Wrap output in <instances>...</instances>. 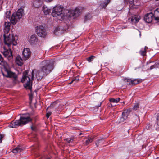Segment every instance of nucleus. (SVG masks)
<instances>
[{
	"instance_id": "ddd939ff",
	"label": "nucleus",
	"mask_w": 159,
	"mask_h": 159,
	"mask_svg": "<svg viewBox=\"0 0 159 159\" xmlns=\"http://www.w3.org/2000/svg\"><path fill=\"white\" fill-rule=\"evenodd\" d=\"M153 18V15L152 13H147L145 16L144 18L145 21L148 23H151Z\"/></svg>"
},
{
	"instance_id": "4c0bfd02",
	"label": "nucleus",
	"mask_w": 159,
	"mask_h": 159,
	"mask_svg": "<svg viewBox=\"0 0 159 159\" xmlns=\"http://www.w3.org/2000/svg\"><path fill=\"white\" fill-rule=\"evenodd\" d=\"M157 123L158 125L159 126V115L157 116Z\"/></svg>"
},
{
	"instance_id": "37998d69",
	"label": "nucleus",
	"mask_w": 159,
	"mask_h": 159,
	"mask_svg": "<svg viewBox=\"0 0 159 159\" xmlns=\"http://www.w3.org/2000/svg\"><path fill=\"white\" fill-rule=\"evenodd\" d=\"M156 159H159V157H157Z\"/></svg>"
},
{
	"instance_id": "b1692460",
	"label": "nucleus",
	"mask_w": 159,
	"mask_h": 159,
	"mask_svg": "<svg viewBox=\"0 0 159 159\" xmlns=\"http://www.w3.org/2000/svg\"><path fill=\"white\" fill-rule=\"evenodd\" d=\"M120 98H118L116 99L111 98L110 99V101L111 102L117 103L120 101Z\"/></svg>"
},
{
	"instance_id": "72a5a7b5",
	"label": "nucleus",
	"mask_w": 159,
	"mask_h": 159,
	"mask_svg": "<svg viewBox=\"0 0 159 159\" xmlns=\"http://www.w3.org/2000/svg\"><path fill=\"white\" fill-rule=\"evenodd\" d=\"M4 135L3 134H0V143H1L2 139L4 138Z\"/></svg>"
},
{
	"instance_id": "c9c22d12",
	"label": "nucleus",
	"mask_w": 159,
	"mask_h": 159,
	"mask_svg": "<svg viewBox=\"0 0 159 159\" xmlns=\"http://www.w3.org/2000/svg\"><path fill=\"white\" fill-rule=\"evenodd\" d=\"M51 112H49V111L48 112H47V113L46 117L47 118H48L51 115Z\"/></svg>"
},
{
	"instance_id": "39448f33",
	"label": "nucleus",
	"mask_w": 159,
	"mask_h": 159,
	"mask_svg": "<svg viewBox=\"0 0 159 159\" xmlns=\"http://www.w3.org/2000/svg\"><path fill=\"white\" fill-rule=\"evenodd\" d=\"M34 70H32L31 76L28 75L27 71H25L23 74L21 82L24 83L25 87L26 89L31 90L32 89V81L34 78Z\"/></svg>"
},
{
	"instance_id": "f3484780",
	"label": "nucleus",
	"mask_w": 159,
	"mask_h": 159,
	"mask_svg": "<svg viewBox=\"0 0 159 159\" xmlns=\"http://www.w3.org/2000/svg\"><path fill=\"white\" fill-rule=\"evenodd\" d=\"M140 16L137 15H135L131 17V21L135 23L138 22L140 20Z\"/></svg>"
},
{
	"instance_id": "473e14b6",
	"label": "nucleus",
	"mask_w": 159,
	"mask_h": 159,
	"mask_svg": "<svg viewBox=\"0 0 159 159\" xmlns=\"http://www.w3.org/2000/svg\"><path fill=\"white\" fill-rule=\"evenodd\" d=\"M140 53L143 56H144L146 54L145 51H140Z\"/></svg>"
},
{
	"instance_id": "f704fd0d",
	"label": "nucleus",
	"mask_w": 159,
	"mask_h": 159,
	"mask_svg": "<svg viewBox=\"0 0 159 159\" xmlns=\"http://www.w3.org/2000/svg\"><path fill=\"white\" fill-rule=\"evenodd\" d=\"M102 139H100L98 140L97 142L95 143L97 147L98 146L99 144L100 143V141H101Z\"/></svg>"
},
{
	"instance_id": "bb28decb",
	"label": "nucleus",
	"mask_w": 159,
	"mask_h": 159,
	"mask_svg": "<svg viewBox=\"0 0 159 159\" xmlns=\"http://www.w3.org/2000/svg\"><path fill=\"white\" fill-rule=\"evenodd\" d=\"M139 104L138 103H136L133 108V109L134 110H136L139 107Z\"/></svg>"
},
{
	"instance_id": "a19ab883",
	"label": "nucleus",
	"mask_w": 159,
	"mask_h": 159,
	"mask_svg": "<svg viewBox=\"0 0 159 159\" xmlns=\"http://www.w3.org/2000/svg\"><path fill=\"white\" fill-rule=\"evenodd\" d=\"M153 66H151V67H150V69H152V68H153Z\"/></svg>"
},
{
	"instance_id": "a211bd4d",
	"label": "nucleus",
	"mask_w": 159,
	"mask_h": 159,
	"mask_svg": "<svg viewBox=\"0 0 159 159\" xmlns=\"http://www.w3.org/2000/svg\"><path fill=\"white\" fill-rule=\"evenodd\" d=\"M42 10L43 13L45 15L49 14L51 11L50 9H48L46 6H43L42 7Z\"/></svg>"
},
{
	"instance_id": "a878e982",
	"label": "nucleus",
	"mask_w": 159,
	"mask_h": 159,
	"mask_svg": "<svg viewBox=\"0 0 159 159\" xmlns=\"http://www.w3.org/2000/svg\"><path fill=\"white\" fill-rule=\"evenodd\" d=\"M95 57L93 56H91L87 58V60L89 62H91L95 58Z\"/></svg>"
},
{
	"instance_id": "393cba45",
	"label": "nucleus",
	"mask_w": 159,
	"mask_h": 159,
	"mask_svg": "<svg viewBox=\"0 0 159 159\" xmlns=\"http://www.w3.org/2000/svg\"><path fill=\"white\" fill-rule=\"evenodd\" d=\"M60 33V28L59 27H57L54 30V33L56 34Z\"/></svg>"
},
{
	"instance_id": "20e7f679",
	"label": "nucleus",
	"mask_w": 159,
	"mask_h": 159,
	"mask_svg": "<svg viewBox=\"0 0 159 159\" xmlns=\"http://www.w3.org/2000/svg\"><path fill=\"white\" fill-rule=\"evenodd\" d=\"M31 120L28 114H22L21 115L19 120L11 122L9 125L11 128H16L19 126L23 125Z\"/></svg>"
},
{
	"instance_id": "ea45409f",
	"label": "nucleus",
	"mask_w": 159,
	"mask_h": 159,
	"mask_svg": "<svg viewBox=\"0 0 159 159\" xmlns=\"http://www.w3.org/2000/svg\"><path fill=\"white\" fill-rule=\"evenodd\" d=\"M53 0H45V1L47 2H50Z\"/></svg>"
},
{
	"instance_id": "7ed1b4c3",
	"label": "nucleus",
	"mask_w": 159,
	"mask_h": 159,
	"mask_svg": "<svg viewBox=\"0 0 159 159\" xmlns=\"http://www.w3.org/2000/svg\"><path fill=\"white\" fill-rule=\"evenodd\" d=\"M11 14L10 11H7L4 16L5 18L8 19L13 25L18 22L24 15V10L22 8L19 9L16 13H13L10 17Z\"/></svg>"
},
{
	"instance_id": "cd10ccee",
	"label": "nucleus",
	"mask_w": 159,
	"mask_h": 159,
	"mask_svg": "<svg viewBox=\"0 0 159 159\" xmlns=\"http://www.w3.org/2000/svg\"><path fill=\"white\" fill-rule=\"evenodd\" d=\"M5 61L1 54H0V64L3 65L4 64Z\"/></svg>"
},
{
	"instance_id": "c756f323",
	"label": "nucleus",
	"mask_w": 159,
	"mask_h": 159,
	"mask_svg": "<svg viewBox=\"0 0 159 159\" xmlns=\"http://www.w3.org/2000/svg\"><path fill=\"white\" fill-rule=\"evenodd\" d=\"M91 18V16L89 14L85 15L84 18V19L85 21L87 20L90 19Z\"/></svg>"
},
{
	"instance_id": "423d86ee",
	"label": "nucleus",
	"mask_w": 159,
	"mask_h": 159,
	"mask_svg": "<svg viewBox=\"0 0 159 159\" xmlns=\"http://www.w3.org/2000/svg\"><path fill=\"white\" fill-rule=\"evenodd\" d=\"M63 6L59 5H57L53 8L52 15L53 17H57L59 20H62L64 16L63 14Z\"/></svg>"
},
{
	"instance_id": "4be33fe9",
	"label": "nucleus",
	"mask_w": 159,
	"mask_h": 159,
	"mask_svg": "<svg viewBox=\"0 0 159 159\" xmlns=\"http://www.w3.org/2000/svg\"><path fill=\"white\" fill-rule=\"evenodd\" d=\"M22 150V149L20 146L16 147L13 149V152L14 153H17L20 152Z\"/></svg>"
},
{
	"instance_id": "9b49d317",
	"label": "nucleus",
	"mask_w": 159,
	"mask_h": 159,
	"mask_svg": "<svg viewBox=\"0 0 159 159\" xmlns=\"http://www.w3.org/2000/svg\"><path fill=\"white\" fill-rule=\"evenodd\" d=\"M22 55L23 59L25 60H26L30 57L31 52L29 48H25L23 50Z\"/></svg>"
},
{
	"instance_id": "2eb2a0df",
	"label": "nucleus",
	"mask_w": 159,
	"mask_h": 159,
	"mask_svg": "<svg viewBox=\"0 0 159 159\" xmlns=\"http://www.w3.org/2000/svg\"><path fill=\"white\" fill-rule=\"evenodd\" d=\"M43 3L42 0H34L33 5L36 8L39 7Z\"/></svg>"
},
{
	"instance_id": "7c9ffc66",
	"label": "nucleus",
	"mask_w": 159,
	"mask_h": 159,
	"mask_svg": "<svg viewBox=\"0 0 159 159\" xmlns=\"http://www.w3.org/2000/svg\"><path fill=\"white\" fill-rule=\"evenodd\" d=\"M131 111V109H129L126 110H125L124 111V112H123V113H125V114H126L128 116V114L130 113Z\"/></svg>"
},
{
	"instance_id": "1a4fd4ad",
	"label": "nucleus",
	"mask_w": 159,
	"mask_h": 159,
	"mask_svg": "<svg viewBox=\"0 0 159 159\" xmlns=\"http://www.w3.org/2000/svg\"><path fill=\"white\" fill-rule=\"evenodd\" d=\"M36 32L38 36L44 37L46 34V30L44 27L42 25H39L36 27Z\"/></svg>"
},
{
	"instance_id": "49530a36",
	"label": "nucleus",
	"mask_w": 159,
	"mask_h": 159,
	"mask_svg": "<svg viewBox=\"0 0 159 159\" xmlns=\"http://www.w3.org/2000/svg\"><path fill=\"white\" fill-rule=\"evenodd\" d=\"M48 108H49V107H48V108H47V109Z\"/></svg>"
},
{
	"instance_id": "2f4dec72",
	"label": "nucleus",
	"mask_w": 159,
	"mask_h": 159,
	"mask_svg": "<svg viewBox=\"0 0 159 159\" xmlns=\"http://www.w3.org/2000/svg\"><path fill=\"white\" fill-rule=\"evenodd\" d=\"M100 6H101V7L102 8H105L107 6V5L106 4V3L105 2H104V3H102L100 4Z\"/></svg>"
},
{
	"instance_id": "a18cd8bd",
	"label": "nucleus",
	"mask_w": 159,
	"mask_h": 159,
	"mask_svg": "<svg viewBox=\"0 0 159 159\" xmlns=\"http://www.w3.org/2000/svg\"><path fill=\"white\" fill-rule=\"evenodd\" d=\"M140 35H141V33L140 34Z\"/></svg>"
},
{
	"instance_id": "4468645a",
	"label": "nucleus",
	"mask_w": 159,
	"mask_h": 159,
	"mask_svg": "<svg viewBox=\"0 0 159 159\" xmlns=\"http://www.w3.org/2000/svg\"><path fill=\"white\" fill-rule=\"evenodd\" d=\"M15 61L18 66H21L23 64V60L20 55H18L16 57Z\"/></svg>"
},
{
	"instance_id": "412c9836",
	"label": "nucleus",
	"mask_w": 159,
	"mask_h": 159,
	"mask_svg": "<svg viewBox=\"0 0 159 159\" xmlns=\"http://www.w3.org/2000/svg\"><path fill=\"white\" fill-rule=\"evenodd\" d=\"M85 140L84 144L85 145H87L92 142L93 140V138L88 137L85 139Z\"/></svg>"
},
{
	"instance_id": "e433bc0d",
	"label": "nucleus",
	"mask_w": 159,
	"mask_h": 159,
	"mask_svg": "<svg viewBox=\"0 0 159 159\" xmlns=\"http://www.w3.org/2000/svg\"><path fill=\"white\" fill-rule=\"evenodd\" d=\"M31 129L33 131H35L36 130V127L34 126H31Z\"/></svg>"
},
{
	"instance_id": "f257e3e1",
	"label": "nucleus",
	"mask_w": 159,
	"mask_h": 159,
	"mask_svg": "<svg viewBox=\"0 0 159 159\" xmlns=\"http://www.w3.org/2000/svg\"><path fill=\"white\" fill-rule=\"evenodd\" d=\"M53 63L49 60H45L40 63L39 70L36 72V78L37 80H40L44 76L50 73L53 69Z\"/></svg>"
},
{
	"instance_id": "dca6fc26",
	"label": "nucleus",
	"mask_w": 159,
	"mask_h": 159,
	"mask_svg": "<svg viewBox=\"0 0 159 159\" xmlns=\"http://www.w3.org/2000/svg\"><path fill=\"white\" fill-rule=\"evenodd\" d=\"M127 115L125 113H122V116L121 117L120 119L118 120V122L119 123H121L127 119Z\"/></svg>"
},
{
	"instance_id": "79ce46f5",
	"label": "nucleus",
	"mask_w": 159,
	"mask_h": 159,
	"mask_svg": "<svg viewBox=\"0 0 159 159\" xmlns=\"http://www.w3.org/2000/svg\"><path fill=\"white\" fill-rule=\"evenodd\" d=\"M131 0V1H130V2H132L133 1V0Z\"/></svg>"
},
{
	"instance_id": "9d476101",
	"label": "nucleus",
	"mask_w": 159,
	"mask_h": 159,
	"mask_svg": "<svg viewBox=\"0 0 159 159\" xmlns=\"http://www.w3.org/2000/svg\"><path fill=\"white\" fill-rule=\"evenodd\" d=\"M124 81L125 83H129V85H135L141 82L142 81V80L138 79L132 80L131 79L125 78L124 79Z\"/></svg>"
},
{
	"instance_id": "58836bf2",
	"label": "nucleus",
	"mask_w": 159,
	"mask_h": 159,
	"mask_svg": "<svg viewBox=\"0 0 159 159\" xmlns=\"http://www.w3.org/2000/svg\"><path fill=\"white\" fill-rule=\"evenodd\" d=\"M110 0H107L105 2L107 5L110 2Z\"/></svg>"
},
{
	"instance_id": "6e6552de",
	"label": "nucleus",
	"mask_w": 159,
	"mask_h": 159,
	"mask_svg": "<svg viewBox=\"0 0 159 159\" xmlns=\"http://www.w3.org/2000/svg\"><path fill=\"white\" fill-rule=\"evenodd\" d=\"M1 52L5 57L7 58L8 60H11L12 59L13 56L11 49L6 48L5 47H4L1 49Z\"/></svg>"
},
{
	"instance_id": "5701e85b",
	"label": "nucleus",
	"mask_w": 159,
	"mask_h": 159,
	"mask_svg": "<svg viewBox=\"0 0 159 159\" xmlns=\"http://www.w3.org/2000/svg\"><path fill=\"white\" fill-rule=\"evenodd\" d=\"M79 75H77L76 77L72 79L71 82L70 83V84H71L72 83H73L74 84H75L78 82L79 80Z\"/></svg>"
},
{
	"instance_id": "aec40b11",
	"label": "nucleus",
	"mask_w": 159,
	"mask_h": 159,
	"mask_svg": "<svg viewBox=\"0 0 159 159\" xmlns=\"http://www.w3.org/2000/svg\"><path fill=\"white\" fill-rule=\"evenodd\" d=\"M37 40V38L35 35H32L30 38H29L28 41L29 42L31 43H33Z\"/></svg>"
},
{
	"instance_id": "6ab92c4d",
	"label": "nucleus",
	"mask_w": 159,
	"mask_h": 159,
	"mask_svg": "<svg viewBox=\"0 0 159 159\" xmlns=\"http://www.w3.org/2000/svg\"><path fill=\"white\" fill-rule=\"evenodd\" d=\"M153 15L155 20L157 21L159 20V10L157 9L155 10Z\"/></svg>"
},
{
	"instance_id": "f03ea898",
	"label": "nucleus",
	"mask_w": 159,
	"mask_h": 159,
	"mask_svg": "<svg viewBox=\"0 0 159 159\" xmlns=\"http://www.w3.org/2000/svg\"><path fill=\"white\" fill-rule=\"evenodd\" d=\"M11 23L9 22H5L4 23V43L6 45L9 47L10 45L12 44L16 45L17 44V40L18 37L16 35H12L11 39L10 34H8L10 29Z\"/></svg>"
},
{
	"instance_id": "c03bdc74",
	"label": "nucleus",
	"mask_w": 159,
	"mask_h": 159,
	"mask_svg": "<svg viewBox=\"0 0 159 159\" xmlns=\"http://www.w3.org/2000/svg\"><path fill=\"white\" fill-rule=\"evenodd\" d=\"M136 117H138V119H139V118L138 117V116H137V115H136Z\"/></svg>"
},
{
	"instance_id": "c85d7f7f",
	"label": "nucleus",
	"mask_w": 159,
	"mask_h": 159,
	"mask_svg": "<svg viewBox=\"0 0 159 159\" xmlns=\"http://www.w3.org/2000/svg\"><path fill=\"white\" fill-rule=\"evenodd\" d=\"M66 141L68 143L72 142L74 141V138H67L66 139H65Z\"/></svg>"
},
{
	"instance_id": "0eeeda50",
	"label": "nucleus",
	"mask_w": 159,
	"mask_h": 159,
	"mask_svg": "<svg viewBox=\"0 0 159 159\" xmlns=\"http://www.w3.org/2000/svg\"><path fill=\"white\" fill-rule=\"evenodd\" d=\"M2 73L4 77L7 78H13L15 80H16L17 78V76L15 73L11 72L9 69L6 67L4 68Z\"/></svg>"
},
{
	"instance_id": "f8f14e48",
	"label": "nucleus",
	"mask_w": 159,
	"mask_h": 159,
	"mask_svg": "<svg viewBox=\"0 0 159 159\" xmlns=\"http://www.w3.org/2000/svg\"><path fill=\"white\" fill-rule=\"evenodd\" d=\"M68 13L70 14L68 15L70 16H74L75 17L78 16L81 13L80 10L78 8H76L74 10L68 11Z\"/></svg>"
}]
</instances>
